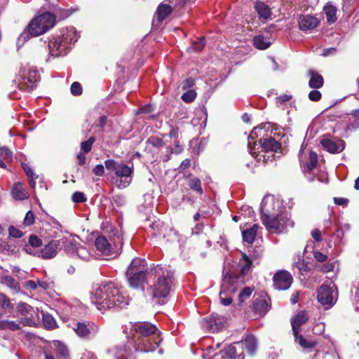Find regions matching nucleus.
<instances>
[{"mask_svg": "<svg viewBox=\"0 0 359 359\" xmlns=\"http://www.w3.org/2000/svg\"><path fill=\"white\" fill-rule=\"evenodd\" d=\"M280 203L273 196L265 197L261 204V220L271 233H280L293 226L289 214L280 210Z\"/></svg>", "mask_w": 359, "mask_h": 359, "instance_id": "obj_1", "label": "nucleus"}, {"mask_svg": "<svg viewBox=\"0 0 359 359\" xmlns=\"http://www.w3.org/2000/svg\"><path fill=\"white\" fill-rule=\"evenodd\" d=\"M90 299L100 311L114 307L123 308L128 304L127 299L111 282L100 284L91 292Z\"/></svg>", "mask_w": 359, "mask_h": 359, "instance_id": "obj_2", "label": "nucleus"}, {"mask_svg": "<svg viewBox=\"0 0 359 359\" xmlns=\"http://www.w3.org/2000/svg\"><path fill=\"white\" fill-rule=\"evenodd\" d=\"M79 35L73 27H65L54 35L49 41V53L53 57H60L67 54L72 45L78 39Z\"/></svg>", "mask_w": 359, "mask_h": 359, "instance_id": "obj_3", "label": "nucleus"}, {"mask_svg": "<svg viewBox=\"0 0 359 359\" xmlns=\"http://www.w3.org/2000/svg\"><path fill=\"white\" fill-rule=\"evenodd\" d=\"M55 23V16L49 12L35 17L29 24L27 30L23 32L19 36L18 43L26 41L29 38V35L37 36L45 33L53 27Z\"/></svg>", "mask_w": 359, "mask_h": 359, "instance_id": "obj_4", "label": "nucleus"}, {"mask_svg": "<svg viewBox=\"0 0 359 359\" xmlns=\"http://www.w3.org/2000/svg\"><path fill=\"white\" fill-rule=\"evenodd\" d=\"M155 273L159 276L153 287L154 297H166L170 292L172 283V274L168 269L158 265Z\"/></svg>", "mask_w": 359, "mask_h": 359, "instance_id": "obj_5", "label": "nucleus"}, {"mask_svg": "<svg viewBox=\"0 0 359 359\" xmlns=\"http://www.w3.org/2000/svg\"><path fill=\"white\" fill-rule=\"evenodd\" d=\"M104 165L107 170L114 171L116 176L123 177L117 184L120 189H123L129 186L131 182L130 177L133 172V166H129L123 163H117L114 160L108 159L104 161Z\"/></svg>", "mask_w": 359, "mask_h": 359, "instance_id": "obj_6", "label": "nucleus"}, {"mask_svg": "<svg viewBox=\"0 0 359 359\" xmlns=\"http://www.w3.org/2000/svg\"><path fill=\"white\" fill-rule=\"evenodd\" d=\"M18 76L20 78L18 83L20 89L27 91L33 90L40 77L36 69L27 65L20 68Z\"/></svg>", "mask_w": 359, "mask_h": 359, "instance_id": "obj_7", "label": "nucleus"}, {"mask_svg": "<svg viewBox=\"0 0 359 359\" xmlns=\"http://www.w3.org/2000/svg\"><path fill=\"white\" fill-rule=\"evenodd\" d=\"M135 329L140 334L137 339H140V344H146L148 339H151L156 344L161 342L162 340L158 329L150 323L137 324Z\"/></svg>", "mask_w": 359, "mask_h": 359, "instance_id": "obj_8", "label": "nucleus"}, {"mask_svg": "<svg viewBox=\"0 0 359 359\" xmlns=\"http://www.w3.org/2000/svg\"><path fill=\"white\" fill-rule=\"evenodd\" d=\"M337 291L334 285H323L318 290V301L325 306H332L337 299Z\"/></svg>", "mask_w": 359, "mask_h": 359, "instance_id": "obj_9", "label": "nucleus"}, {"mask_svg": "<svg viewBox=\"0 0 359 359\" xmlns=\"http://www.w3.org/2000/svg\"><path fill=\"white\" fill-rule=\"evenodd\" d=\"M73 330L79 337L89 339L98 332L99 327L94 323L78 322Z\"/></svg>", "mask_w": 359, "mask_h": 359, "instance_id": "obj_10", "label": "nucleus"}, {"mask_svg": "<svg viewBox=\"0 0 359 359\" xmlns=\"http://www.w3.org/2000/svg\"><path fill=\"white\" fill-rule=\"evenodd\" d=\"M273 280L274 287L278 290H287L292 283V276L286 271L277 272L274 275Z\"/></svg>", "mask_w": 359, "mask_h": 359, "instance_id": "obj_11", "label": "nucleus"}, {"mask_svg": "<svg viewBox=\"0 0 359 359\" xmlns=\"http://www.w3.org/2000/svg\"><path fill=\"white\" fill-rule=\"evenodd\" d=\"M319 23L318 19L313 15H302L298 18L299 28L303 32L314 29L318 26Z\"/></svg>", "mask_w": 359, "mask_h": 359, "instance_id": "obj_12", "label": "nucleus"}, {"mask_svg": "<svg viewBox=\"0 0 359 359\" xmlns=\"http://www.w3.org/2000/svg\"><path fill=\"white\" fill-rule=\"evenodd\" d=\"M96 248L105 256H116V252L104 236H98L95 242Z\"/></svg>", "mask_w": 359, "mask_h": 359, "instance_id": "obj_13", "label": "nucleus"}, {"mask_svg": "<svg viewBox=\"0 0 359 359\" xmlns=\"http://www.w3.org/2000/svg\"><path fill=\"white\" fill-rule=\"evenodd\" d=\"M303 171L306 173V177L309 181H313L314 177L311 175V171L316 167L318 164V156L316 153L311 151L309 155L308 160L304 163L301 161Z\"/></svg>", "mask_w": 359, "mask_h": 359, "instance_id": "obj_14", "label": "nucleus"}, {"mask_svg": "<svg viewBox=\"0 0 359 359\" xmlns=\"http://www.w3.org/2000/svg\"><path fill=\"white\" fill-rule=\"evenodd\" d=\"M320 143L323 148L330 153H339L345 147L342 140H333L329 138H323Z\"/></svg>", "mask_w": 359, "mask_h": 359, "instance_id": "obj_15", "label": "nucleus"}, {"mask_svg": "<svg viewBox=\"0 0 359 359\" xmlns=\"http://www.w3.org/2000/svg\"><path fill=\"white\" fill-rule=\"evenodd\" d=\"M60 241H51L41 250L39 256L43 259L53 258L60 250Z\"/></svg>", "mask_w": 359, "mask_h": 359, "instance_id": "obj_16", "label": "nucleus"}, {"mask_svg": "<svg viewBox=\"0 0 359 359\" xmlns=\"http://www.w3.org/2000/svg\"><path fill=\"white\" fill-rule=\"evenodd\" d=\"M147 272V262L144 259L140 258H135L132 260L130 266H128L126 276L137 273H146Z\"/></svg>", "mask_w": 359, "mask_h": 359, "instance_id": "obj_17", "label": "nucleus"}, {"mask_svg": "<svg viewBox=\"0 0 359 359\" xmlns=\"http://www.w3.org/2000/svg\"><path fill=\"white\" fill-rule=\"evenodd\" d=\"M235 278L229 275H225L222 280L221 290L219 293L233 295L237 290V287L235 285Z\"/></svg>", "mask_w": 359, "mask_h": 359, "instance_id": "obj_18", "label": "nucleus"}, {"mask_svg": "<svg viewBox=\"0 0 359 359\" xmlns=\"http://www.w3.org/2000/svg\"><path fill=\"white\" fill-rule=\"evenodd\" d=\"M225 354L229 359H244L243 344L236 342L229 345L225 350Z\"/></svg>", "mask_w": 359, "mask_h": 359, "instance_id": "obj_19", "label": "nucleus"}, {"mask_svg": "<svg viewBox=\"0 0 359 359\" xmlns=\"http://www.w3.org/2000/svg\"><path fill=\"white\" fill-rule=\"evenodd\" d=\"M308 320L309 316L304 311H301L294 316L291 320L293 334H299L301 325L306 323Z\"/></svg>", "mask_w": 359, "mask_h": 359, "instance_id": "obj_20", "label": "nucleus"}, {"mask_svg": "<svg viewBox=\"0 0 359 359\" xmlns=\"http://www.w3.org/2000/svg\"><path fill=\"white\" fill-rule=\"evenodd\" d=\"M58 359H69V351L67 346L60 341H54L50 346Z\"/></svg>", "mask_w": 359, "mask_h": 359, "instance_id": "obj_21", "label": "nucleus"}, {"mask_svg": "<svg viewBox=\"0 0 359 359\" xmlns=\"http://www.w3.org/2000/svg\"><path fill=\"white\" fill-rule=\"evenodd\" d=\"M259 144L262 151L276 152L280 149V144L271 137L261 139Z\"/></svg>", "mask_w": 359, "mask_h": 359, "instance_id": "obj_22", "label": "nucleus"}, {"mask_svg": "<svg viewBox=\"0 0 359 359\" xmlns=\"http://www.w3.org/2000/svg\"><path fill=\"white\" fill-rule=\"evenodd\" d=\"M243 344V350L245 348L248 354L253 355L257 348V341L256 338L252 335H248L244 340L239 341Z\"/></svg>", "mask_w": 359, "mask_h": 359, "instance_id": "obj_23", "label": "nucleus"}, {"mask_svg": "<svg viewBox=\"0 0 359 359\" xmlns=\"http://www.w3.org/2000/svg\"><path fill=\"white\" fill-rule=\"evenodd\" d=\"M161 342H157L156 344L155 341H153L151 339H148L147 343L146 344H140V339H137L134 344V348H135V351H141V352H152L154 351L159 345Z\"/></svg>", "mask_w": 359, "mask_h": 359, "instance_id": "obj_24", "label": "nucleus"}, {"mask_svg": "<svg viewBox=\"0 0 359 359\" xmlns=\"http://www.w3.org/2000/svg\"><path fill=\"white\" fill-rule=\"evenodd\" d=\"M12 196L16 200H25L29 198V195L26 191L24 186L20 182H16L14 184L12 188Z\"/></svg>", "mask_w": 359, "mask_h": 359, "instance_id": "obj_25", "label": "nucleus"}, {"mask_svg": "<svg viewBox=\"0 0 359 359\" xmlns=\"http://www.w3.org/2000/svg\"><path fill=\"white\" fill-rule=\"evenodd\" d=\"M255 8L258 14L259 19L263 20H268L271 15V11L269 6L263 2H256Z\"/></svg>", "mask_w": 359, "mask_h": 359, "instance_id": "obj_26", "label": "nucleus"}, {"mask_svg": "<svg viewBox=\"0 0 359 359\" xmlns=\"http://www.w3.org/2000/svg\"><path fill=\"white\" fill-rule=\"evenodd\" d=\"M309 75L310 76V80L309 81V86L310 88H319L323 86V78L321 75L312 69L309 71Z\"/></svg>", "mask_w": 359, "mask_h": 359, "instance_id": "obj_27", "label": "nucleus"}, {"mask_svg": "<svg viewBox=\"0 0 359 359\" xmlns=\"http://www.w3.org/2000/svg\"><path fill=\"white\" fill-rule=\"evenodd\" d=\"M129 285L134 288L141 287L146 279V273H137L127 275Z\"/></svg>", "mask_w": 359, "mask_h": 359, "instance_id": "obj_28", "label": "nucleus"}, {"mask_svg": "<svg viewBox=\"0 0 359 359\" xmlns=\"http://www.w3.org/2000/svg\"><path fill=\"white\" fill-rule=\"evenodd\" d=\"M259 226L254 224L251 228L242 231L243 240L245 243L252 244L256 237Z\"/></svg>", "mask_w": 359, "mask_h": 359, "instance_id": "obj_29", "label": "nucleus"}, {"mask_svg": "<svg viewBox=\"0 0 359 359\" xmlns=\"http://www.w3.org/2000/svg\"><path fill=\"white\" fill-rule=\"evenodd\" d=\"M295 341L304 349H311L317 344L316 341L313 339H306L302 334H294Z\"/></svg>", "mask_w": 359, "mask_h": 359, "instance_id": "obj_30", "label": "nucleus"}, {"mask_svg": "<svg viewBox=\"0 0 359 359\" xmlns=\"http://www.w3.org/2000/svg\"><path fill=\"white\" fill-rule=\"evenodd\" d=\"M323 11L328 23L332 24L337 20V8L334 6L327 4L324 6Z\"/></svg>", "mask_w": 359, "mask_h": 359, "instance_id": "obj_31", "label": "nucleus"}, {"mask_svg": "<svg viewBox=\"0 0 359 359\" xmlns=\"http://www.w3.org/2000/svg\"><path fill=\"white\" fill-rule=\"evenodd\" d=\"M254 310L259 316H262L269 310V305L265 299H256L253 304Z\"/></svg>", "mask_w": 359, "mask_h": 359, "instance_id": "obj_32", "label": "nucleus"}, {"mask_svg": "<svg viewBox=\"0 0 359 359\" xmlns=\"http://www.w3.org/2000/svg\"><path fill=\"white\" fill-rule=\"evenodd\" d=\"M172 8L168 4H161L158 6L156 15L158 21H163L172 12Z\"/></svg>", "mask_w": 359, "mask_h": 359, "instance_id": "obj_33", "label": "nucleus"}, {"mask_svg": "<svg viewBox=\"0 0 359 359\" xmlns=\"http://www.w3.org/2000/svg\"><path fill=\"white\" fill-rule=\"evenodd\" d=\"M253 42L255 46L260 50H264L269 47L271 42L262 35H258L254 37Z\"/></svg>", "mask_w": 359, "mask_h": 359, "instance_id": "obj_34", "label": "nucleus"}, {"mask_svg": "<svg viewBox=\"0 0 359 359\" xmlns=\"http://www.w3.org/2000/svg\"><path fill=\"white\" fill-rule=\"evenodd\" d=\"M109 353L114 355L115 359H126L125 356L128 354V351L125 347H118L115 346L111 349H109Z\"/></svg>", "mask_w": 359, "mask_h": 359, "instance_id": "obj_35", "label": "nucleus"}, {"mask_svg": "<svg viewBox=\"0 0 359 359\" xmlns=\"http://www.w3.org/2000/svg\"><path fill=\"white\" fill-rule=\"evenodd\" d=\"M23 170H25L27 176L29 178V184L32 189H35L36 182L35 180L39 178L37 175H35L33 170L27 164H22Z\"/></svg>", "mask_w": 359, "mask_h": 359, "instance_id": "obj_36", "label": "nucleus"}, {"mask_svg": "<svg viewBox=\"0 0 359 359\" xmlns=\"http://www.w3.org/2000/svg\"><path fill=\"white\" fill-rule=\"evenodd\" d=\"M0 329L1 330H18L20 329L19 323L13 320H0Z\"/></svg>", "mask_w": 359, "mask_h": 359, "instance_id": "obj_37", "label": "nucleus"}, {"mask_svg": "<svg viewBox=\"0 0 359 359\" xmlns=\"http://www.w3.org/2000/svg\"><path fill=\"white\" fill-rule=\"evenodd\" d=\"M42 319L43 324L46 328L53 330L56 327V321L55 318L49 313H43Z\"/></svg>", "mask_w": 359, "mask_h": 359, "instance_id": "obj_38", "label": "nucleus"}, {"mask_svg": "<svg viewBox=\"0 0 359 359\" xmlns=\"http://www.w3.org/2000/svg\"><path fill=\"white\" fill-rule=\"evenodd\" d=\"M204 327L212 332H217L219 328V323L217 322L213 316L206 319L204 322Z\"/></svg>", "mask_w": 359, "mask_h": 359, "instance_id": "obj_39", "label": "nucleus"}, {"mask_svg": "<svg viewBox=\"0 0 359 359\" xmlns=\"http://www.w3.org/2000/svg\"><path fill=\"white\" fill-rule=\"evenodd\" d=\"M205 44V40L204 37H201L198 39V41H194L191 46L188 48L187 50L189 52H198L203 49Z\"/></svg>", "mask_w": 359, "mask_h": 359, "instance_id": "obj_40", "label": "nucleus"}, {"mask_svg": "<svg viewBox=\"0 0 359 359\" xmlns=\"http://www.w3.org/2000/svg\"><path fill=\"white\" fill-rule=\"evenodd\" d=\"M16 310L21 315H27L32 311L33 308L27 303L20 302L16 306Z\"/></svg>", "mask_w": 359, "mask_h": 359, "instance_id": "obj_41", "label": "nucleus"}, {"mask_svg": "<svg viewBox=\"0 0 359 359\" xmlns=\"http://www.w3.org/2000/svg\"><path fill=\"white\" fill-rule=\"evenodd\" d=\"M188 184L191 189L196 191V192H198V194H201L203 193V189L201 187V182L198 178L194 177V178L191 179L189 181Z\"/></svg>", "mask_w": 359, "mask_h": 359, "instance_id": "obj_42", "label": "nucleus"}, {"mask_svg": "<svg viewBox=\"0 0 359 359\" xmlns=\"http://www.w3.org/2000/svg\"><path fill=\"white\" fill-rule=\"evenodd\" d=\"M90 257L91 255L90 252L85 247L79 246L76 251V257H79L82 260L87 261L89 260Z\"/></svg>", "mask_w": 359, "mask_h": 359, "instance_id": "obj_43", "label": "nucleus"}, {"mask_svg": "<svg viewBox=\"0 0 359 359\" xmlns=\"http://www.w3.org/2000/svg\"><path fill=\"white\" fill-rule=\"evenodd\" d=\"M79 246L72 241L68 242L65 246V251L69 256L76 257V251Z\"/></svg>", "mask_w": 359, "mask_h": 359, "instance_id": "obj_44", "label": "nucleus"}, {"mask_svg": "<svg viewBox=\"0 0 359 359\" xmlns=\"http://www.w3.org/2000/svg\"><path fill=\"white\" fill-rule=\"evenodd\" d=\"M3 283L8 287L14 290L19 289L18 283L11 276H6L3 278Z\"/></svg>", "mask_w": 359, "mask_h": 359, "instance_id": "obj_45", "label": "nucleus"}, {"mask_svg": "<svg viewBox=\"0 0 359 359\" xmlns=\"http://www.w3.org/2000/svg\"><path fill=\"white\" fill-rule=\"evenodd\" d=\"M95 141L94 137H90L87 141L82 142L81 144V149L84 153H88L92 148V145Z\"/></svg>", "mask_w": 359, "mask_h": 359, "instance_id": "obj_46", "label": "nucleus"}, {"mask_svg": "<svg viewBox=\"0 0 359 359\" xmlns=\"http://www.w3.org/2000/svg\"><path fill=\"white\" fill-rule=\"evenodd\" d=\"M253 291V289L250 287L243 288L239 294L238 298L241 302H244L246 299L249 298Z\"/></svg>", "mask_w": 359, "mask_h": 359, "instance_id": "obj_47", "label": "nucleus"}, {"mask_svg": "<svg viewBox=\"0 0 359 359\" xmlns=\"http://www.w3.org/2000/svg\"><path fill=\"white\" fill-rule=\"evenodd\" d=\"M196 97V93L194 90H189L182 95V99L186 102H191Z\"/></svg>", "mask_w": 359, "mask_h": 359, "instance_id": "obj_48", "label": "nucleus"}, {"mask_svg": "<svg viewBox=\"0 0 359 359\" xmlns=\"http://www.w3.org/2000/svg\"><path fill=\"white\" fill-rule=\"evenodd\" d=\"M72 199L74 203H83L86 201V198L83 192L76 191L72 196Z\"/></svg>", "mask_w": 359, "mask_h": 359, "instance_id": "obj_49", "label": "nucleus"}, {"mask_svg": "<svg viewBox=\"0 0 359 359\" xmlns=\"http://www.w3.org/2000/svg\"><path fill=\"white\" fill-rule=\"evenodd\" d=\"M35 222L34 214L31 211H28L25 217L23 224L26 226H30Z\"/></svg>", "mask_w": 359, "mask_h": 359, "instance_id": "obj_50", "label": "nucleus"}, {"mask_svg": "<svg viewBox=\"0 0 359 359\" xmlns=\"http://www.w3.org/2000/svg\"><path fill=\"white\" fill-rule=\"evenodd\" d=\"M295 266L301 273L306 272L309 270L308 264L305 263L304 261L300 258H299L298 261L295 262Z\"/></svg>", "mask_w": 359, "mask_h": 359, "instance_id": "obj_51", "label": "nucleus"}, {"mask_svg": "<svg viewBox=\"0 0 359 359\" xmlns=\"http://www.w3.org/2000/svg\"><path fill=\"white\" fill-rule=\"evenodd\" d=\"M148 142L155 147L160 148L164 146L163 140L158 137H151L148 140Z\"/></svg>", "mask_w": 359, "mask_h": 359, "instance_id": "obj_52", "label": "nucleus"}, {"mask_svg": "<svg viewBox=\"0 0 359 359\" xmlns=\"http://www.w3.org/2000/svg\"><path fill=\"white\" fill-rule=\"evenodd\" d=\"M12 152L7 147L0 148V158L4 161L11 158Z\"/></svg>", "mask_w": 359, "mask_h": 359, "instance_id": "obj_53", "label": "nucleus"}, {"mask_svg": "<svg viewBox=\"0 0 359 359\" xmlns=\"http://www.w3.org/2000/svg\"><path fill=\"white\" fill-rule=\"evenodd\" d=\"M243 258L245 263L241 268V273L245 275L249 272L252 265V262L245 255H243Z\"/></svg>", "mask_w": 359, "mask_h": 359, "instance_id": "obj_54", "label": "nucleus"}, {"mask_svg": "<svg viewBox=\"0 0 359 359\" xmlns=\"http://www.w3.org/2000/svg\"><path fill=\"white\" fill-rule=\"evenodd\" d=\"M351 115L355 118L351 126L353 129H359V109L353 110L351 112Z\"/></svg>", "mask_w": 359, "mask_h": 359, "instance_id": "obj_55", "label": "nucleus"}, {"mask_svg": "<svg viewBox=\"0 0 359 359\" xmlns=\"http://www.w3.org/2000/svg\"><path fill=\"white\" fill-rule=\"evenodd\" d=\"M11 306L9 298L4 293L0 292V306L3 309H8Z\"/></svg>", "mask_w": 359, "mask_h": 359, "instance_id": "obj_56", "label": "nucleus"}, {"mask_svg": "<svg viewBox=\"0 0 359 359\" xmlns=\"http://www.w3.org/2000/svg\"><path fill=\"white\" fill-rule=\"evenodd\" d=\"M20 325L22 324L23 326L34 327L36 326L35 320L31 317L21 318L20 320Z\"/></svg>", "mask_w": 359, "mask_h": 359, "instance_id": "obj_57", "label": "nucleus"}, {"mask_svg": "<svg viewBox=\"0 0 359 359\" xmlns=\"http://www.w3.org/2000/svg\"><path fill=\"white\" fill-rule=\"evenodd\" d=\"M233 295L219 293V299L224 306H229L232 302Z\"/></svg>", "mask_w": 359, "mask_h": 359, "instance_id": "obj_58", "label": "nucleus"}, {"mask_svg": "<svg viewBox=\"0 0 359 359\" xmlns=\"http://www.w3.org/2000/svg\"><path fill=\"white\" fill-rule=\"evenodd\" d=\"M71 93L74 95H80L82 93V88L79 82H74L72 84Z\"/></svg>", "mask_w": 359, "mask_h": 359, "instance_id": "obj_59", "label": "nucleus"}, {"mask_svg": "<svg viewBox=\"0 0 359 359\" xmlns=\"http://www.w3.org/2000/svg\"><path fill=\"white\" fill-rule=\"evenodd\" d=\"M29 244L30 247L34 248L41 245L42 242L36 236L32 235L29 239Z\"/></svg>", "mask_w": 359, "mask_h": 359, "instance_id": "obj_60", "label": "nucleus"}, {"mask_svg": "<svg viewBox=\"0 0 359 359\" xmlns=\"http://www.w3.org/2000/svg\"><path fill=\"white\" fill-rule=\"evenodd\" d=\"M9 235L13 238H19L22 236L23 233L21 231L16 229L13 226H11L8 229Z\"/></svg>", "mask_w": 359, "mask_h": 359, "instance_id": "obj_61", "label": "nucleus"}, {"mask_svg": "<svg viewBox=\"0 0 359 359\" xmlns=\"http://www.w3.org/2000/svg\"><path fill=\"white\" fill-rule=\"evenodd\" d=\"M309 98L311 101L317 102L321 98V93L317 90H313L309 93Z\"/></svg>", "mask_w": 359, "mask_h": 359, "instance_id": "obj_62", "label": "nucleus"}, {"mask_svg": "<svg viewBox=\"0 0 359 359\" xmlns=\"http://www.w3.org/2000/svg\"><path fill=\"white\" fill-rule=\"evenodd\" d=\"M313 257L319 262H324L327 260V256L326 255L323 254L319 251H316L313 253Z\"/></svg>", "mask_w": 359, "mask_h": 359, "instance_id": "obj_63", "label": "nucleus"}, {"mask_svg": "<svg viewBox=\"0 0 359 359\" xmlns=\"http://www.w3.org/2000/svg\"><path fill=\"white\" fill-rule=\"evenodd\" d=\"M93 173L97 176H102L104 173V168L102 164L97 165L93 168Z\"/></svg>", "mask_w": 359, "mask_h": 359, "instance_id": "obj_64", "label": "nucleus"}]
</instances>
